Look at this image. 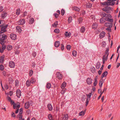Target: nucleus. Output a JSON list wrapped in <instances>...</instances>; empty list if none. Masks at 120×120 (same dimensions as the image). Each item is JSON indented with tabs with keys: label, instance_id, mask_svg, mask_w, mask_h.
Instances as JSON below:
<instances>
[{
	"label": "nucleus",
	"instance_id": "51",
	"mask_svg": "<svg viewBox=\"0 0 120 120\" xmlns=\"http://www.w3.org/2000/svg\"><path fill=\"white\" fill-rule=\"evenodd\" d=\"M58 22V21H56L55 23L52 24V26L53 27H55V26L58 25L57 23Z\"/></svg>",
	"mask_w": 120,
	"mask_h": 120
},
{
	"label": "nucleus",
	"instance_id": "56",
	"mask_svg": "<svg viewBox=\"0 0 120 120\" xmlns=\"http://www.w3.org/2000/svg\"><path fill=\"white\" fill-rule=\"evenodd\" d=\"M32 55L34 57H35L36 55V52L34 51L32 53Z\"/></svg>",
	"mask_w": 120,
	"mask_h": 120
},
{
	"label": "nucleus",
	"instance_id": "22",
	"mask_svg": "<svg viewBox=\"0 0 120 120\" xmlns=\"http://www.w3.org/2000/svg\"><path fill=\"white\" fill-rule=\"evenodd\" d=\"M64 34L65 36L66 37H69L70 36L71 34L70 32L68 33V32L66 31L65 32Z\"/></svg>",
	"mask_w": 120,
	"mask_h": 120
},
{
	"label": "nucleus",
	"instance_id": "14",
	"mask_svg": "<svg viewBox=\"0 0 120 120\" xmlns=\"http://www.w3.org/2000/svg\"><path fill=\"white\" fill-rule=\"evenodd\" d=\"M105 33L104 31L102 32L99 35L100 38L101 39L103 38L105 35Z\"/></svg>",
	"mask_w": 120,
	"mask_h": 120
},
{
	"label": "nucleus",
	"instance_id": "24",
	"mask_svg": "<svg viewBox=\"0 0 120 120\" xmlns=\"http://www.w3.org/2000/svg\"><path fill=\"white\" fill-rule=\"evenodd\" d=\"M68 116L67 114H65L64 116L63 117L64 120H67L68 119Z\"/></svg>",
	"mask_w": 120,
	"mask_h": 120
},
{
	"label": "nucleus",
	"instance_id": "58",
	"mask_svg": "<svg viewBox=\"0 0 120 120\" xmlns=\"http://www.w3.org/2000/svg\"><path fill=\"white\" fill-rule=\"evenodd\" d=\"M85 14V11H82L80 13L81 15H84Z\"/></svg>",
	"mask_w": 120,
	"mask_h": 120
},
{
	"label": "nucleus",
	"instance_id": "39",
	"mask_svg": "<svg viewBox=\"0 0 120 120\" xmlns=\"http://www.w3.org/2000/svg\"><path fill=\"white\" fill-rule=\"evenodd\" d=\"M51 85L50 83H47L46 85V87L48 89H49L51 87Z\"/></svg>",
	"mask_w": 120,
	"mask_h": 120
},
{
	"label": "nucleus",
	"instance_id": "55",
	"mask_svg": "<svg viewBox=\"0 0 120 120\" xmlns=\"http://www.w3.org/2000/svg\"><path fill=\"white\" fill-rule=\"evenodd\" d=\"M111 28L108 27L106 28L105 29L108 31L109 32H111Z\"/></svg>",
	"mask_w": 120,
	"mask_h": 120
},
{
	"label": "nucleus",
	"instance_id": "52",
	"mask_svg": "<svg viewBox=\"0 0 120 120\" xmlns=\"http://www.w3.org/2000/svg\"><path fill=\"white\" fill-rule=\"evenodd\" d=\"M65 13V11L63 9H62L61 11V13L62 15V16H63L64 14Z\"/></svg>",
	"mask_w": 120,
	"mask_h": 120
},
{
	"label": "nucleus",
	"instance_id": "44",
	"mask_svg": "<svg viewBox=\"0 0 120 120\" xmlns=\"http://www.w3.org/2000/svg\"><path fill=\"white\" fill-rule=\"evenodd\" d=\"M72 20V18L71 16L69 17L68 18V21L69 23L71 22Z\"/></svg>",
	"mask_w": 120,
	"mask_h": 120
},
{
	"label": "nucleus",
	"instance_id": "27",
	"mask_svg": "<svg viewBox=\"0 0 120 120\" xmlns=\"http://www.w3.org/2000/svg\"><path fill=\"white\" fill-rule=\"evenodd\" d=\"M101 66V64L99 62H98L96 65V68L97 69H98Z\"/></svg>",
	"mask_w": 120,
	"mask_h": 120
},
{
	"label": "nucleus",
	"instance_id": "45",
	"mask_svg": "<svg viewBox=\"0 0 120 120\" xmlns=\"http://www.w3.org/2000/svg\"><path fill=\"white\" fill-rule=\"evenodd\" d=\"M105 17L108 18H111L112 16L110 14H106Z\"/></svg>",
	"mask_w": 120,
	"mask_h": 120
},
{
	"label": "nucleus",
	"instance_id": "34",
	"mask_svg": "<svg viewBox=\"0 0 120 120\" xmlns=\"http://www.w3.org/2000/svg\"><path fill=\"white\" fill-rule=\"evenodd\" d=\"M85 111H82L79 112V115L80 116H83L85 114Z\"/></svg>",
	"mask_w": 120,
	"mask_h": 120
},
{
	"label": "nucleus",
	"instance_id": "1",
	"mask_svg": "<svg viewBox=\"0 0 120 120\" xmlns=\"http://www.w3.org/2000/svg\"><path fill=\"white\" fill-rule=\"evenodd\" d=\"M7 36L4 33H0V43L1 44H4L5 42V40L6 39Z\"/></svg>",
	"mask_w": 120,
	"mask_h": 120
},
{
	"label": "nucleus",
	"instance_id": "53",
	"mask_svg": "<svg viewBox=\"0 0 120 120\" xmlns=\"http://www.w3.org/2000/svg\"><path fill=\"white\" fill-rule=\"evenodd\" d=\"M20 9L19 8H18L17 10V12H16V14L17 15L19 14L20 13Z\"/></svg>",
	"mask_w": 120,
	"mask_h": 120
},
{
	"label": "nucleus",
	"instance_id": "47",
	"mask_svg": "<svg viewBox=\"0 0 120 120\" xmlns=\"http://www.w3.org/2000/svg\"><path fill=\"white\" fill-rule=\"evenodd\" d=\"M71 46L70 45H68L67 46L66 48L67 50H70L71 48Z\"/></svg>",
	"mask_w": 120,
	"mask_h": 120
},
{
	"label": "nucleus",
	"instance_id": "6",
	"mask_svg": "<svg viewBox=\"0 0 120 120\" xmlns=\"http://www.w3.org/2000/svg\"><path fill=\"white\" fill-rule=\"evenodd\" d=\"M105 26L106 27L112 28V24L109 22H106L105 23Z\"/></svg>",
	"mask_w": 120,
	"mask_h": 120
},
{
	"label": "nucleus",
	"instance_id": "9",
	"mask_svg": "<svg viewBox=\"0 0 120 120\" xmlns=\"http://www.w3.org/2000/svg\"><path fill=\"white\" fill-rule=\"evenodd\" d=\"M9 65L11 68H14L15 66V63L12 61H10L9 63Z\"/></svg>",
	"mask_w": 120,
	"mask_h": 120
},
{
	"label": "nucleus",
	"instance_id": "28",
	"mask_svg": "<svg viewBox=\"0 0 120 120\" xmlns=\"http://www.w3.org/2000/svg\"><path fill=\"white\" fill-rule=\"evenodd\" d=\"M85 30V27L84 26H82L81 28L80 32L82 33L84 32Z\"/></svg>",
	"mask_w": 120,
	"mask_h": 120
},
{
	"label": "nucleus",
	"instance_id": "63",
	"mask_svg": "<svg viewBox=\"0 0 120 120\" xmlns=\"http://www.w3.org/2000/svg\"><path fill=\"white\" fill-rule=\"evenodd\" d=\"M7 99L8 100V101H11V98L8 96L7 97Z\"/></svg>",
	"mask_w": 120,
	"mask_h": 120
},
{
	"label": "nucleus",
	"instance_id": "3",
	"mask_svg": "<svg viewBox=\"0 0 120 120\" xmlns=\"http://www.w3.org/2000/svg\"><path fill=\"white\" fill-rule=\"evenodd\" d=\"M92 93V92L91 93H90L88 94H87L86 95L87 96V98L86 102V105L87 106L88 103L89 101L88 100H90V97Z\"/></svg>",
	"mask_w": 120,
	"mask_h": 120
},
{
	"label": "nucleus",
	"instance_id": "20",
	"mask_svg": "<svg viewBox=\"0 0 120 120\" xmlns=\"http://www.w3.org/2000/svg\"><path fill=\"white\" fill-rule=\"evenodd\" d=\"M7 15V13L5 12H3L1 14V18L2 19H4L6 17Z\"/></svg>",
	"mask_w": 120,
	"mask_h": 120
},
{
	"label": "nucleus",
	"instance_id": "41",
	"mask_svg": "<svg viewBox=\"0 0 120 120\" xmlns=\"http://www.w3.org/2000/svg\"><path fill=\"white\" fill-rule=\"evenodd\" d=\"M92 6V4H91L88 3L87 4L86 6V8H90Z\"/></svg>",
	"mask_w": 120,
	"mask_h": 120
},
{
	"label": "nucleus",
	"instance_id": "42",
	"mask_svg": "<svg viewBox=\"0 0 120 120\" xmlns=\"http://www.w3.org/2000/svg\"><path fill=\"white\" fill-rule=\"evenodd\" d=\"M66 89H62V90H61V93L62 94H64V93H65Z\"/></svg>",
	"mask_w": 120,
	"mask_h": 120
},
{
	"label": "nucleus",
	"instance_id": "48",
	"mask_svg": "<svg viewBox=\"0 0 120 120\" xmlns=\"http://www.w3.org/2000/svg\"><path fill=\"white\" fill-rule=\"evenodd\" d=\"M60 30H59L56 29H55L54 31V32L57 33H58L59 32Z\"/></svg>",
	"mask_w": 120,
	"mask_h": 120
},
{
	"label": "nucleus",
	"instance_id": "32",
	"mask_svg": "<svg viewBox=\"0 0 120 120\" xmlns=\"http://www.w3.org/2000/svg\"><path fill=\"white\" fill-rule=\"evenodd\" d=\"M100 22L101 23H103L105 22L104 19L103 18H101L100 20Z\"/></svg>",
	"mask_w": 120,
	"mask_h": 120
},
{
	"label": "nucleus",
	"instance_id": "10",
	"mask_svg": "<svg viewBox=\"0 0 120 120\" xmlns=\"http://www.w3.org/2000/svg\"><path fill=\"white\" fill-rule=\"evenodd\" d=\"M16 95L19 98L21 95V92L19 89H17L16 91Z\"/></svg>",
	"mask_w": 120,
	"mask_h": 120
},
{
	"label": "nucleus",
	"instance_id": "4",
	"mask_svg": "<svg viewBox=\"0 0 120 120\" xmlns=\"http://www.w3.org/2000/svg\"><path fill=\"white\" fill-rule=\"evenodd\" d=\"M22 108H21L19 110V111L18 116H19V120H24V119H22Z\"/></svg>",
	"mask_w": 120,
	"mask_h": 120
},
{
	"label": "nucleus",
	"instance_id": "49",
	"mask_svg": "<svg viewBox=\"0 0 120 120\" xmlns=\"http://www.w3.org/2000/svg\"><path fill=\"white\" fill-rule=\"evenodd\" d=\"M105 9H106L107 10H108L109 11V10H111V7H106Z\"/></svg>",
	"mask_w": 120,
	"mask_h": 120
},
{
	"label": "nucleus",
	"instance_id": "35",
	"mask_svg": "<svg viewBox=\"0 0 120 120\" xmlns=\"http://www.w3.org/2000/svg\"><path fill=\"white\" fill-rule=\"evenodd\" d=\"M77 52L76 51L74 50L72 52V54L74 56H75L77 55Z\"/></svg>",
	"mask_w": 120,
	"mask_h": 120
},
{
	"label": "nucleus",
	"instance_id": "43",
	"mask_svg": "<svg viewBox=\"0 0 120 120\" xmlns=\"http://www.w3.org/2000/svg\"><path fill=\"white\" fill-rule=\"evenodd\" d=\"M4 69V67L3 65L2 64L0 65V70L1 71H3Z\"/></svg>",
	"mask_w": 120,
	"mask_h": 120
},
{
	"label": "nucleus",
	"instance_id": "50",
	"mask_svg": "<svg viewBox=\"0 0 120 120\" xmlns=\"http://www.w3.org/2000/svg\"><path fill=\"white\" fill-rule=\"evenodd\" d=\"M33 71L32 70H31L30 71H29V75L30 76H31L33 74Z\"/></svg>",
	"mask_w": 120,
	"mask_h": 120
},
{
	"label": "nucleus",
	"instance_id": "23",
	"mask_svg": "<svg viewBox=\"0 0 120 120\" xmlns=\"http://www.w3.org/2000/svg\"><path fill=\"white\" fill-rule=\"evenodd\" d=\"M98 26V25L97 23H94L92 25V28L94 29H96L97 27Z\"/></svg>",
	"mask_w": 120,
	"mask_h": 120
},
{
	"label": "nucleus",
	"instance_id": "26",
	"mask_svg": "<svg viewBox=\"0 0 120 120\" xmlns=\"http://www.w3.org/2000/svg\"><path fill=\"white\" fill-rule=\"evenodd\" d=\"M105 60L106 61V56L105 55H103L102 58V63L103 64H105Z\"/></svg>",
	"mask_w": 120,
	"mask_h": 120
},
{
	"label": "nucleus",
	"instance_id": "31",
	"mask_svg": "<svg viewBox=\"0 0 120 120\" xmlns=\"http://www.w3.org/2000/svg\"><path fill=\"white\" fill-rule=\"evenodd\" d=\"M12 49V46L11 45H8L7 48V50L9 51L11 50Z\"/></svg>",
	"mask_w": 120,
	"mask_h": 120
},
{
	"label": "nucleus",
	"instance_id": "16",
	"mask_svg": "<svg viewBox=\"0 0 120 120\" xmlns=\"http://www.w3.org/2000/svg\"><path fill=\"white\" fill-rule=\"evenodd\" d=\"M30 105L29 102H27L25 103V108L26 109H27L29 107Z\"/></svg>",
	"mask_w": 120,
	"mask_h": 120
},
{
	"label": "nucleus",
	"instance_id": "2",
	"mask_svg": "<svg viewBox=\"0 0 120 120\" xmlns=\"http://www.w3.org/2000/svg\"><path fill=\"white\" fill-rule=\"evenodd\" d=\"M8 25H5L3 26V25L2 24L0 26V27L1 28V31H0V33H3L7 31L6 29L8 27Z\"/></svg>",
	"mask_w": 120,
	"mask_h": 120
},
{
	"label": "nucleus",
	"instance_id": "62",
	"mask_svg": "<svg viewBox=\"0 0 120 120\" xmlns=\"http://www.w3.org/2000/svg\"><path fill=\"white\" fill-rule=\"evenodd\" d=\"M3 10V8L2 6H0V12H2Z\"/></svg>",
	"mask_w": 120,
	"mask_h": 120
},
{
	"label": "nucleus",
	"instance_id": "61",
	"mask_svg": "<svg viewBox=\"0 0 120 120\" xmlns=\"http://www.w3.org/2000/svg\"><path fill=\"white\" fill-rule=\"evenodd\" d=\"M59 15V14L56 13L54 14V15L56 18H57L58 17Z\"/></svg>",
	"mask_w": 120,
	"mask_h": 120
},
{
	"label": "nucleus",
	"instance_id": "25",
	"mask_svg": "<svg viewBox=\"0 0 120 120\" xmlns=\"http://www.w3.org/2000/svg\"><path fill=\"white\" fill-rule=\"evenodd\" d=\"M16 31L19 33H21V27L19 26L17 27H16Z\"/></svg>",
	"mask_w": 120,
	"mask_h": 120
},
{
	"label": "nucleus",
	"instance_id": "7",
	"mask_svg": "<svg viewBox=\"0 0 120 120\" xmlns=\"http://www.w3.org/2000/svg\"><path fill=\"white\" fill-rule=\"evenodd\" d=\"M10 38L12 40H15L16 38V35L13 33H11L10 35Z\"/></svg>",
	"mask_w": 120,
	"mask_h": 120
},
{
	"label": "nucleus",
	"instance_id": "15",
	"mask_svg": "<svg viewBox=\"0 0 120 120\" xmlns=\"http://www.w3.org/2000/svg\"><path fill=\"white\" fill-rule=\"evenodd\" d=\"M109 48H107L106 49V50H105V54L104 55H105V56L107 55V56H106V60H107L108 59V56L109 55Z\"/></svg>",
	"mask_w": 120,
	"mask_h": 120
},
{
	"label": "nucleus",
	"instance_id": "60",
	"mask_svg": "<svg viewBox=\"0 0 120 120\" xmlns=\"http://www.w3.org/2000/svg\"><path fill=\"white\" fill-rule=\"evenodd\" d=\"M61 49L62 50H64V46L63 44H61Z\"/></svg>",
	"mask_w": 120,
	"mask_h": 120
},
{
	"label": "nucleus",
	"instance_id": "36",
	"mask_svg": "<svg viewBox=\"0 0 120 120\" xmlns=\"http://www.w3.org/2000/svg\"><path fill=\"white\" fill-rule=\"evenodd\" d=\"M106 14L104 12H102L100 14V15L102 17H105Z\"/></svg>",
	"mask_w": 120,
	"mask_h": 120
},
{
	"label": "nucleus",
	"instance_id": "46",
	"mask_svg": "<svg viewBox=\"0 0 120 120\" xmlns=\"http://www.w3.org/2000/svg\"><path fill=\"white\" fill-rule=\"evenodd\" d=\"M102 10L103 11L105 12H106L107 13H109L110 12V11H109L108 10H107L106 9H105V8H103L102 9Z\"/></svg>",
	"mask_w": 120,
	"mask_h": 120
},
{
	"label": "nucleus",
	"instance_id": "38",
	"mask_svg": "<svg viewBox=\"0 0 120 120\" xmlns=\"http://www.w3.org/2000/svg\"><path fill=\"white\" fill-rule=\"evenodd\" d=\"M92 80L90 78H88L86 80L87 82H91Z\"/></svg>",
	"mask_w": 120,
	"mask_h": 120
},
{
	"label": "nucleus",
	"instance_id": "11",
	"mask_svg": "<svg viewBox=\"0 0 120 120\" xmlns=\"http://www.w3.org/2000/svg\"><path fill=\"white\" fill-rule=\"evenodd\" d=\"M47 107L49 111H52L53 109V108L51 104L50 103L48 104L47 105Z\"/></svg>",
	"mask_w": 120,
	"mask_h": 120
},
{
	"label": "nucleus",
	"instance_id": "33",
	"mask_svg": "<svg viewBox=\"0 0 120 120\" xmlns=\"http://www.w3.org/2000/svg\"><path fill=\"white\" fill-rule=\"evenodd\" d=\"M48 118L49 120H53L52 116L51 114H49L48 115Z\"/></svg>",
	"mask_w": 120,
	"mask_h": 120
},
{
	"label": "nucleus",
	"instance_id": "19",
	"mask_svg": "<svg viewBox=\"0 0 120 120\" xmlns=\"http://www.w3.org/2000/svg\"><path fill=\"white\" fill-rule=\"evenodd\" d=\"M60 45V43L59 41H56L54 44V45L55 47H58Z\"/></svg>",
	"mask_w": 120,
	"mask_h": 120
},
{
	"label": "nucleus",
	"instance_id": "40",
	"mask_svg": "<svg viewBox=\"0 0 120 120\" xmlns=\"http://www.w3.org/2000/svg\"><path fill=\"white\" fill-rule=\"evenodd\" d=\"M83 19L82 18L80 17L78 19V21H79V23L80 24L82 22V21Z\"/></svg>",
	"mask_w": 120,
	"mask_h": 120
},
{
	"label": "nucleus",
	"instance_id": "17",
	"mask_svg": "<svg viewBox=\"0 0 120 120\" xmlns=\"http://www.w3.org/2000/svg\"><path fill=\"white\" fill-rule=\"evenodd\" d=\"M105 20L106 21L110 22V23H112L113 22V20L112 19H110V18H106L105 19Z\"/></svg>",
	"mask_w": 120,
	"mask_h": 120
},
{
	"label": "nucleus",
	"instance_id": "12",
	"mask_svg": "<svg viewBox=\"0 0 120 120\" xmlns=\"http://www.w3.org/2000/svg\"><path fill=\"white\" fill-rule=\"evenodd\" d=\"M111 2H101V4L103 5H110Z\"/></svg>",
	"mask_w": 120,
	"mask_h": 120
},
{
	"label": "nucleus",
	"instance_id": "30",
	"mask_svg": "<svg viewBox=\"0 0 120 120\" xmlns=\"http://www.w3.org/2000/svg\"><path fill=\"white\" fill-rule=\"evenodd\" d=\"M66 83H62L61 85V87L62 89H64V88L66 86Z\"/></svg>",
	"mask_w": 120,
	"mask_h": 120
},
{
	"label": "nucleus",
	"instance_id": "21",
	"mask_svg": "<svg viewBox=\"0 0 120 120\" xmlns=\"http://www.w3.org/2000/svg\"><path fill=\"white\" fill-rule=\"evenodd\" d=\"M73 10L76 11H80L79 8L78 7L76 6L73 7H72Z\"/></svg>",
	"mask_w": 120,
	"mask_h": 120
},
{
	"label": "nucleus",
	"instance_id": "29",
	"mask_svg": "<svg viewBox=\"0 0 120 120\" xmlns=\"http://www.w3.org/2000/svg\"><path fill=\"white\" fill-rule=\"evenodd\" d=\"M34 21V19L33 18H32L29 20V23L30 24H31L33 23Z\"/></svg>",
	"mask_w": 120,
	"mask_h": 120
},
{
	"label": "nucleus",
	"instance_id": "59",
	"mask_svg": "<svg viewBox=\"0 0 120 120\" xmlns=\"http://www.w3.org/2000/svg\"><path fill=\"white\" fill-rule=\"evenodd\" d=\"M11 115L12 117L14 118H15V115L14 113L13 112H12Z\"/></svg>",
	"mask_w": 120,
	"mask_h": 120
},
{
	"label": "nucleus",
	"instance_id": "37",
	"mask_svg": "<svg viewBox=\"0 0 120 120\" xmlns=\"http://www.w3.org/2000/svg\"><path fill=\"white\" fill-rule=\"evenodd\" d=\"M91 69V71L92 73H94L95 72L96 69L94 68H92Z\"/></svg>",
	"mask_w": 120,
	"mask_h": 120
},
{
	"label": "nucleus",
	"instance_id": "18",
	"mask_svg": "<svg viewBox=\"0 0 120 120\" xmlns=\"http://www.w3.org/2000/svg\"><path fill=\"white\" fill-rule=\"evenodd\" d=\"M108 74V72L107 71H105L102 74L101 76V78H103L104 77H106Z\"/></svg>",
	"mask_w": 120,
	"mask_h": 120
},
{
	"label": "nucleus",
	"instance_id": "13",
	"mask_svg": "<svg viewBox=\"0 0 120 120\" xmlns=\"http://www.w3.org/2000/svg\"><path fill=\"white\" fill-rule=\"evenodd\" d=\"M5 56L3 55L1 56L0 57V63L1 64H3L4 63V58Z\"/></svg>",
	"mask_w": 120,
	"mask_h": 120
},
{
	"label": "nucleus",
	"instance_id": "5",
	"mask_svg": "<svg viewBox=\"0 0 120 120\" xmlns=\"http://www.w3.org/2000/svg\"><path fill=\"white\" fill-rule=\"evenodd\" d=\"M56 76L59 79L61 80L63 78V75L60 72H57L56 73Z\"/></svg>",
	"mask_w": 120,
	"mask_h": 120
},
{
	"label": "nucleus",
	"instance_id": "64",
	"mask_svg": "<svg viewBox=\"0 0 120 120\" xmlns=\"http://www.w3.org/2000/svg\"><path fill=\"white\" fill-rule=\"evenodd\" d=\"M120 65V63H117L116 65V68H118Z\"/></svg>",
	"mask_w": 120,
	"mask_h": 120
},
{
	"label": "nucleus",
	"instance_id": "8",
	"mask_svg": "<svg viewBox=\"0 0 120 120\" xmlns=\"http://www.w3.org/2000/svg\"><path fill=\"white\" fill-rule=\"evenodd\" d=\"M25 22V20L24 19H20L18 22V23L19 25H22Z\"/></svg>",
	"mask_w": 120,
	"mask_h": 120
},
{
	"label": "nucleus",
	"instance_id": "57",
	"mask_svg": "<svg viewBox=\"0 0 120 120\" xmlns=\"http://www.w3.org/2000/svg\"><path fill=\"white\" fill-rule=\"evenodd\" d=\"M105 82V79H103V78H101L100 80V82Z\"/></svg>",
	"mask_w": 120,
	"mask_h": 120
},
{
	"label": "nucleus",
	"instance_id": "54",
	"mask_svg": "<svg viewBox=\"0 0 120 120\" xmlns=\"http://www.w3.org/2000/svg\"><path fill=\"white\" fill-rule=\"evenodd\" d=\"M4 44H1L2 45V49H3V50H5L6 48V46L5 45H4Z\"/></svg>",
	"mask_w": 120,
	"mask_h": 120
}]
</instances>
